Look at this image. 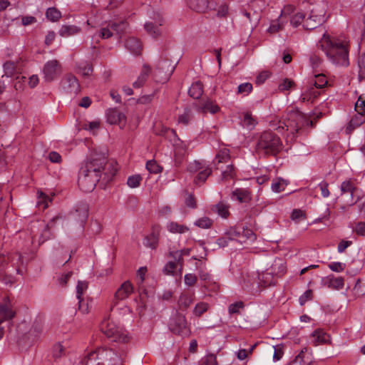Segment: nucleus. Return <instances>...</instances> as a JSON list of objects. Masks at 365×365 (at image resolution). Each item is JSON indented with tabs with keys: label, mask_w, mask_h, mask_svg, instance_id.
Wrapping results in <instances>:
<instances>
[{
	"label": "nucleus",
	"mask_w": 365,
	"mask_h": 365,
	"mask_svg": "<svg viewBox=\"0 0 365 365\" xmlns=\"http://www.w3.org/2000/svg\"><path fill=\"white\" fill-rule=\"evenodd\" d=\"M106 158L103 155L94 154L80 169L78 184L84 192H92L99 181L102 172L108 170Z\"/></svg>",
	"instance_id": "1"
},
{
	"label": "nucleus",
	"mask_w": 365,
	"mask_h": 365,
	"mask_svg": "<svg viewBox=\"0 0 365 365\" xmlns=\"http://www.w3.org/2000/svg\"><path fill=\"white\" fill-rule=\"evenodd\" d=\"M317 46L326 53L331 62L337 66H348L349 51L347 45L340 40H333L326 33L319 41Z\"/></svg>",
	"instance_id": "2"
},
{
	"label": "nucleus",
	"mask_w": 365,
	"mask_h": 365,
	"mask_svg": "<svg viewBox=\"0 0 365 365\" xmlns=\"http://www.w3.org/2000/svg\"><path fill=\"white\" fill-rule=\"evenodd\" d=\"M282 147L280 138L271 132H264L257 143V149L263 150L266 154L276 155Z\"/></svg>",
	"instance_id": "3"
},
{
	"label": "nucleus",
	"mask_w": 365,
	"mask_h": 365,
	"mask_svg": "<svg viewBox=\"0 0 365 365\" xmlns=\"http://www.w3.org/2000/svg\"><path fill=\"white\" fill-rule=\"evenodd\" d=\"M100 329L113 341L125 343L128 341L126 333L111 319L105 318L100 324Z\"/></svg>",
	"instance_id": "4"
},
{
	"label": "nucleus",
	"mask_w": 365,
	"mask_h": 365,
	"mask_svg": "<svg viewBox=\"0 0 365 365\" xmlns=\"http://www.w3.org/2000/svg\"><path fill=\"white\" fill-rule=\"evenodd\" d=\"M313 121L309 120L304 114L299 112H294L289 114L287 123H285L287 130L292 134L307 126H312Z\"/></svg>",
	"instance_id": "5"
},
{
	"label": "nucleus",
	"mask_w": 365,
	"mask_h": 365,
	"mask_svg": "<svg viewBox=\"0 0 365 365\" xmlns=\"http://www.w3.org/2000/svg\"><path fill=\"white\" fill-rule=\"evenodd\" d=\"M225 235L230 240H235L240 244L255 240V235L252 230L240 227H230L225 232Z\"/></svg>",
	"instance_id": "6"
},
{
	"label": "nucleus",
	"mask_w": 365,
	"mask_h": 365,
	"mask_svg": "<svg viewBox=\"0 0 365 365\" xmlns=\"http://www.w3.org/2000/svg\"><path fill=\"white\" fill-rule=\"evenodd\" d=\"M175 64L168 59L161 58L155 66L153 78L157 81H166L174 71Z\"/></svg>",
	"instance_id": "7"
},
{
	"label": "nucleus",
	"mask_w": 365,
	"mask_h": 365,
	"mask_svg": "<svg viewBox=\"0 0 365 365\" xmlns=\"http://www.w3.org/2000/svg\"><path fill=\"white\" fill-rule=\"evenodd\" d=\"M169 329L172 333L184 337L189 336L190 334V329L185 317L179 313H177L170 319Z\"/></svg>",
	"instance_id": "8"
},
{
	"label": "nucleus",
	"mask_w": 365,
	"mask_h": 365,
	"mask_svg": "<svg viewBox=\"0 0 365 365\" xmlns=\"http://www.w3.org/2000/svg\"><path fill=\"white\" fill-rule=\"evenodd\" d=\"M264 4V3L261 0H255L249 4V9L253 11L252 13L245 9H242L241 11L242 14L247 19V21L250 24L252 28L257 26L260 20L259 11H261Z\"/></svg>",
	"instance_id": "9"
},
{
	"label": "nucleus",
	"mask_w": 365,
	"mask_h": 365,
	"mask_svg": "<svg viewBox=\"0 0 365 365\" xmlns=\"http://www.w3.org/2000/svg\"><path fill=\"white\" fill-rule=\"evenodd\" d=\"M42 72L44 81L50 83L56 80L61 75L62 67L58 61L52 59L44 64Z\"/></svg>",
	"instance_id": "10"
},
{
	"label": "nucleus",
	"mask_w": 365,
	"mask_h": 365,
	"mask_svg": "<svg viewBox=\"0 0 365 365\" xmlns=\"http://www.w3.org/2000/svg\"><path fill=\"white\" fill-rule=\"evenodd\" d=\"M69 216L72 221L83 228L88 217V205L85 202L78 203L70 212Z\"/></svg>",
	"instance_id": "11"
},
{
	"label": "nucleus",
	"mask_w": 365,
	"mask_h": 365,
	"mask_svg": "<svg viewBox=\"0 0 365 365\" xmlns=\"http://www.w3.org/2000/svg\"><path fill=\"white\" fill-rule=\"evenodd\" d=\"M15 316V312L12 309L11 304L8 298H4V302L0 304V339L4 334V328L1 324L6 320L11 319Z\"/></svg>",
	"instance_id": "12"
},
{
	"label": "nucleus",
	"mask_w": 365,
	"mask_h": 365,
	"mask_svg": "<svg viewBox=\"0 0 365 365\" xmlns=\"http://www.w3.org/2000/svg\"><path fill=\"white\" fill-rule=\"evenodd\" d=\"M163 19L159 13H154L153 21L145 24L144 28L147 33L153 38H157L161 35L160 26L163 24Z\"/></svg>",
	"instance_id": "13"
},
{
	"label": "nucleus",
	"mask_w": 365,
	"mask_h": 365,
	"mask_svg": "<svg viewBox=\"0 0 365 365\" xmlns=\"http://www.w3.org/2000/svg\"><path fill=\"white\" fill-rule=\"evenodd\" d=\"M61 86L66 93L77 94L80 91V84L76 77L71 74H66L61 81Z\"/></svg>",
	"instance_id": "14"
},
{
	"label": "nucleus",
	"mask_w": 365,
	"mask_h": 365,
	"mask_svg": "<svg viewBox=\"0 0 365 365\" xmlns=\"http://www.w3.org/2000/svg\"><path fill=\"white\" fill-rule=\"evenodd\" d=\"M324 10L321 11L319 14H316V11L312 9L309 16L305 20L303 26L305 29L312 30L318 27L324 22Z\"/></svg>",
	"instance_id": "15"
},
{
	"label": "nucleus",
	"mask_w": 365,
	"mask_h": 365,
	"mask_svg": "<svg viewBox=\"0 0 365 365\" xmlns=\"http://www.w3.org/2000/svg\"><path fill=\"white\" fill-rule=\"evenodd\" d=\"M133 292V287L130 281L124 282L114 294L113 303L117 304L119 301L127 299Z\"/></svg>",
	"instance_id": "16"
},
{
	"label": "nucleus",
	"mask_w": 365,
	"mask_h": 365,
	"mask_svg": "<svg viewBox=\"0 0 365 365\" xmlns=\"http://www.w3.org/2000/svg\"><path fill=\"white\" fill-rule=\"evenodd\" d=\"M160 230V225H153L150 234L144 238L143 245L147 247L155 250L158 245Z\"/></svg>",
	"instance_id": "17"
},
{
	"label": "nucleus",
	"mask_w": 365,
	"mask_h": 365,
	"mask_svg": "<svg viewBox=\"0 0 365 365\" xmlns=\"http://www.w3.org/2000/svg\"><path fill=\"white\" fill-rule=\"evenodd\" d=\"M188 7L198 13H204L208 9H215L214 4L208 0H186Z\"/></svg>",
	"instance_id": "18"
},
{
	"label": "nucleus",
	"mask_w": 365,
	"mask_h": 365,
	"mask_svg": "<svg viewBox=\"0 0 365 365\" xmlns=\"http://www.w3.org/2000/svg\"><path fill=\"white\" fill-rule=\"evenodd\" d=\"M322 286L327 287L328 288L339 290L344 287V278L339 277H335L333 274L323 277L321 280Z\"/></svg>",
	"instance_id": "19"
},
{
	"label": "nucleus",
	"mask_w": 365,
	"mask_h": 365,
	"mask_svg": "<svg viewBox=\"0 0 365 365\" xmlns=\"http://www.w3.org/2000/svg\"><path fill=\"white\" fill-rule=\"evenodd\" d=\"M107 120L110 124L125 125L126 121L125 115L116 108H110L106 111Z\"/></svg>",
	"instance_id": "20"
},
{
	"label": "nucleus",
	"mask_w": 365,
	"mask_h": 365,
	"mask_svg": "<svg viewBox=\"0 0 365 365\" xmlns=\"http://www.w3.org/2000/svg\"><path fill=\"white\" fill-rule=\"evenodd\" d=\"M230 160V150L227 148L220 149L217 154L215 155V158L213 160V165L217 170H222V167H220V165L221 163H228Z\"/></svg>",
	"instance_id": "21"
},
{
	"label": "nucleus",
	"mask_w": 365,
	"mask_h": 365,
	"mask_svg": "<svg viewBox=\"0 0 365 365\" xmlns=\"http://www.w3.org/2000/svg\"><path fill=\"white\" fill-rule=\"evenodd\" d=\"M151 71L152 68L148 64H143L140 75L138 76L137 80L133 82V86L135 88H141L147 81Z\"/></svg>",
	"instance_id": "22"
},
{
	"label": "nucleus",
	"mask_w": 365,
	"mask_h": 365,
	"mask_svg": "<svg viewBox=\"0 0 365 365\" xmlns=\"http://www.w3.org/2000/svg\"><path fill=\"white\" fill-rule=\"evenodd\" d=\"M199 110L204 113L215 114L220 110V107L210 98L203 100L199 106Z\"/></svg>",
	"instance_id": "23"
},
{
	"label": "nucleus",
	"mask_w": 365,
	"mask_h": 365,
	"mask_svg": "<svg viewBox=\"0 0 365 365\" xmlns=\"http://www.w3.org/2000/svg\"><path fill=\"white\" fill-rule=\"evenodd\" d=\"M103 349H98L96 351L90 352L81 361L82 365H102L100 361L99 356L103 354Z\"/></svg>",
	"instance_id": "24"
},
{
	"label": "nucleus",
	"mask_w": 365,
	"mask_h": 365,
	"mask_svg": "<svg viewBox=\"0 0 365 365\" xmlns=\"http://www.w3.org/2000/svg\"><path fill=\"white\" fill-rule=\"evenodd\" d=\"M125 48L135 55H139L142 51V44L140 41L135 38H128L125 43Z\"/></svg>",
	"instance_id": "25"
},
{
	"label": "nucleus",
	"mask_w": 365,
	"mask_h": 365,
	"mask_svg": "<svg viewBox=\"0 0 365 365\" xmlns=\"http://www.w3.org/2000/svg\"><path fill=\"white\" fill-rule=\"evenodd\" d=\"M317 88L309 84V88L302 93L301 99L303 102L313 103L314 100L320 95V92Z\"/></svg>",
	"instance_id": "26"
},
{
	"label": "nucleus",
	"mask_w": 365,
	"mask_h": 365,
	"mask_svg": "<svg viewBox=\"0 0 365 365\" xmlns=\"http://www.w3.org/2000/svg\"><path fill=\"white\" fill-rule=\"evenodd\" d=\"M312 344L317 346L320 344H326L329 341V336L320 329L315 330L312 334Z\"/></svg>",
	"instance_id": "27"
},
{
	"label": "nucleus",
	"mask_w": 365,
	"mask_h": 365,
	"mask_svg": "<svg viewBox=\"0 0 365 365\" xmlns=\"http://www.w3.org/2000/svg\"><path fill=\"white\" fill-rule=\"evenodd\" d=\"M167 230L173 234H184L190 229L185 225L179 224L177 222H170L166 225Z\"/></svg>",
	"instance_id": "28"
},
{
	"label": "nucleus",
	"mask_w": 365,
	"mask_h": 365,
	"mask_svg": "<svg viewBox=\"0 0 365 365\" xmlns=\"http://www.w3.org/2000/svg\"><path fill=\"white\" fill-rule=\"evenodd\" d=\"M257 123L256 119L252 116L250 112L247 111L242 113L241 124L243 127L249 130H252Z\"/></svg>",
	"instance_id": "29"
},
{
	"label": "nucleus",
	"mask_w": 365,
	"mask_h": 365,
	"mask_svg": "<svg viewBox=\"0 0 365 365\" xmlns=\"http://www.w3.org/2000/svg\"><path fill=\"white\" fill-rule=\"evenodd\" d=\"M194 298L192 295L182 293L179 297L178 305L180 310H186L193 302Z\"/></svg>",
	"instance_id": "30"
},
{
	"label": "nucleus",
	"mask_w": 365,
	"mask_h": 365,
	"mask_svg": "<svg viewBox=\"0 0 365 365\" xmlns=\"http://www.w3.org/2000/svg\"><path fill=\"white\" fill-rule=\"evenodd\" d=\"M188 93L194 99L200 98L203 93L202 83L200 81L193 83L188 90Z\"/></svg>",
	"instance_id": "31"
},
{
	"label": "nucleus",
	"mask_w": 365,
	"mask_h": 365,
	"mask_svg": "<svg viewBox=\"0 0 365 365\" xmlns=\"http://www.w3.org/2000/svg\"><path fill=\"white\" fill-rule=\"evenodd\" d=\"M190 252V249H183L181 250H177L175 252H170V255L179 263L180 266V275L182 274V267L183 263V255H189Z\"/></svg>",
	"instance_id": "32"
},
{
	"label": "nucleus",
	"mask_w": 365,
	"mask_h": 365,
	"mask_svg": "<svg viewBox=\"0 0 365 365\" xmlns=\"http://www.w3.org/2000/svg\"><path fill=\"white\" fill-rule=\"evenodd\" d=\"M211 210L213 212L217 213L218 215L223 218H227L230 215L229 205L223 202H220L219 203L212 205Z\"/></svg>",
	"instance_id": "33"
},
{
	"label": "nucleus",
	"mask_w": 365,
	"mask_h": 365,
	"mask_svg": "<svg viewBox=\"0 0 365 365\" xmlns=\"http://www.w3.org/2000/svg\"><path fill=\"white\" fill-rule=\"evenodd\" d=\"M364 122L365 117L364 116V114L358 113L351 119L346 130V131L351 132Z\"/></svg>",
	"instance_id": "34"
},
{
	"label": "nucleus",
	"mask_w": 365,
	"mask_h": 365,
	"mask_svg": "<svg viewBox=\"0 0 365 365\" xmlns=\"http://www.w3.org/2000/svg\"><path fill=\"white\" fill-rule=\"evenodd\" d=\"M80 31V29L73 25H63L58 34L62 37H68L72 35H75Z\"/></svg>",
	"instance_id": "35"
},
{
	"label": "nucleus",
	"mask_w": 365,
	"mask_h": 365,
	"mask_svg": "<svg viewBox=\"0 0 365 365\" xmlns=\"http://www.w3.org/2000/svg\"><path fill=\"white\" fill-rule=\"evenodd\" d=\"M236 176L235 168L232 164H228L225 170H222L220 180L227 181L234 179Z\"/></svg>",
	"instance_id": "36"
},
{
	"label": "nucleus",
	"mask_w": 365,
	"mask_h": 365,
	"mask_svg": "<svg viewBox=\"0 0 365 365\" xmlns=\"http://www.w3.org/2000/svg\"><path fill=\"white\" fill-rule=\"evenodd\" d=\"M178 265H179V263L175 260V262H168L164 267L163 272L165 274L167 275H172V276H179L181 277V274L180 275V271L178 272Z\"/></svg>",
	"instance_id": "37"
},
{
	"label": "nucleus",
	"mask_w": 365,
	"mask_h": 365,
	"mask_svg": "<svg viewBox=\"0 0 365 365\" xmlns=\"http://www.w3.org/2000/svg\"><path fill=\"white\" fill-rule=\"evenodd\" d=\"M88 289V282L86 281H78L76 286V297L78 299L79 303V309H82V312H84L86 310H83L81 307L82 302V295L84 292Z\"/></svg>",
	"instance_id": "38"
},
{
	"label": "nucleus",
	"mask_w": 365,
	"mask_h": 365,
	"mask_svg": "<svg viewBox=\"0 0 365 365\" xmlns=\"http://www.w3.org/2000/svg\"><path fill=\"white\" fill-rule=\"evenodd\" d=\"M328 81L323 74H317L314 76V78L312 79L309 84L316 88H322L326 86Z\"/></svg>",
	"instance_id": "39"
},
{
	"label": "nucleus",
	"mask_w": 365,
	"mask_h": 365,
	"mask_svg": "<svg viewBox=\"0 0 365 365\" xmlns=\"http://www.w3.org/2000/svg\"><path fill=\"white\" fill-rule=\"evenodd\" d=\"M193 118V114L190 108H185L183 113L179 115L178 121V123L182 125H187Z\"/></svg>",
	"instance_id": "40"
},
{
	"label": "nucleus",
	"mask_w": 365,
	"mask_h": 365,
	"mask_svg": "<svg viewBox=\"0 0 365 365\" xmlns=\"http://www.w3.org/2000/svg\"><path fill=\"white\" fill-rule=\"evenodd\" d=\"M356 189V187L354 182L351 180L342 182L340 186V190L341 192V194L350 193L351 197H353V195Z\"/></svg>",
	"instance_id": "41"
},
{
	"label": "nucleus",
	"mask_w": 365,
	"mask_h": 365,
	"mask_svg": "<svg viewBox=\"0 0 365 365\" xmlns=\"http://www.w3.org/2000/svg\"><path fill=\"white\" fill-rule=\"evenodd\" d=\"M212 169L209 166L204 167L202 170L199 172L197 175L195 179V182L196 184H200L205 182L206 179L211 175Z\"/></svg>",
	"instance_id": "42"
},
{
	"label": "nucleus",
	"mask_w": 365,
	"mask_h": 365,
	"mask_svg": "<svg viewBox=\"0 0 365 365\" xmlns=\"http://www.w3.org/2000/svg\"><path fill=\"white\" fill-rule=\"evenodd\" d=\"M110 29L116 33V34L120 35L125 31L128 27V24L125 21H120L119 22H112L108 24Z\"/></svg>",
	"instance_id": "43"
},
{
	"label": "nucleus",
	"mask_w": 365,
	"mask_h": 365,
	"mask_svg": "<svg viewBox=\"0 0 365 365\" xmlns=\"http://www.w3.org/2000/svg\"><path fill=\"white\" fill-rule=\"evenodd\" d=\"M284 22L283 19L280 17L279 19L274 20L271 22L269 27L267 31L270 34H275L279 31H281L284 29Z\"/></svg>",
	"instance_id": "44"
},
{
	"label": "nucleus",
	"mask_w": 365,
	"mask_h": 365,
	"mask_svg": "<svg viewBox=\"0 0 365 365\" xmlns=\"http://www.w3.org/2000/svg\"><path fill=\"white\" fill-rule=\"evenodd\" d=\"M232 195L240 202H245L250 200V192L245 189H236Z\"/></svg>",
	"instance_id": "45"
},
{
	"label": "nucleus",
	"mask_w": 365,
	"mask_h": 365,
	"mask_svg": "<svg viewBox=\"0 0 365 365\" xmlns=\"http://www.w3.org/2000/svg\"><path fill=\"white\" fill-rule=\"evenodd\" d=\"M46 16L51 21L55 22L61 19V13L56 8L50 7L46 10Z\"/></svg>",
	"instance_id": "46"
},
{
	"label": "nucleus",
	"mask_w": 365,
	"mask_h": 365,
	"mask_svg": "<svg viewBox=\"0 0 365 365\" xmlns=\"http://www.w3.org/2000/svg\"><path fill=\"white\" fill-rule=\"evenodd\" d=\"M209 309V304L206 302H201L195 304L192 313L197 317H201L204 313H205Z\"/></svg>",
	"instance_id": "47"
},
{
	"label": "nucleus",
	"mask_w": 365,
	"mask_h": 365,
	"mask_svg": "<svg viewBox=\"0 0 365 365\" xmlns=\"http://www.w3.org/2000/svg\"><path fill=\"white\" fill-rule=\"evenodd\" d=\"M359 80L361 81L365 79V53L359 55L358 58Z\"/></svg>",
	"instance_id": "48"
},
{
	"label": "nucleus",
	"mask_w": 365,
	"mask_h": 365,
	"mask_svg": "<svg viewBox=\"0 0 365 365\" xmlns=\"http://www.w3.org/2000/svg\"><path fill=\"white\" fill-rule=\"evenodd\" d=\"M305 351H307V349L304 348L302 349L297 356L294 358V359L292 362V365H309L310 361H306L305 358Z\"/></svg>",
	"instance_id": "49"
},
{
	"label": "nucleus",
	"mask_w": 365,
	"mask_h": 365,
	"mask_svg": "<svg viewBox=\"0 0 365 365\" xmlns=\"http://www.w3.org/2000/svg\"><path fill=\"white\" fill-rule=\"evenodd\" d=\"M304 19V14L302 12H296L290 17V24L293 27L299 26Z\"/></svg>",
	"instance_id": "50"
},
{
	"label": "nucleus",
	"mask_w": 365,
	"mask_h": 365,
	"mask_svg": "<svg viewBox=\"0 0 365 365\" xmlns=\"http://www.w3.org/2000/svg\"><path fill=\"white\" fill-rule=\"evenodd\" d=\"M194 225L200 228L207 229L212 226V220L207 217H203L197 220Z\"/></svg>",
	"instance_id": "51"
},
{
	"label": "nucleus",
	"mask_w": 365,
	"mask_h": 365,
	"mask_svg": "<svg viewBox=\"0 0 365 365\" xmlns=\"http://www.w3.org/2000/svg\"><path fill=\"white\" fill-rule=\"evenodd\" d=\"M146 168L150 173L158 174L162 171V168L154 160L146 163Z\"/></svg>",
	"instance_id": "52"
},
{
	"label": "nucleus",
	"mask_w": 365,
	"mask_h": 365,
	"mask_svg": "<svg viewBox=\"0 0 365 365\" xmlns=\"http://www.w3.org/2000/svg\"><path fill=\"white\" fill-rule=\"evenodd\" d=\"M142 177L140 175H133L128 177L127 184L130 187L135 188L140 185Z\"/></svg>",
	"instance_id": "53"
},
{
	"label": "nucleus",
	"mask_w": 365,
	"mask_h": 365,
	"mask_svg": "<svg viewBox=\"0 0 365 365\" xmlns=\"http://www.w3.org/2000/svg\"><path fill=\"white\" fill-rule=\"evenodd\" d=\"M252 91V85L250 83H244L238 86L237 93L247 96Z\"/></svg>",
	"instance_id": "54"
},
{
	"label": "nucleus",
	"mask_w": 365,
	"mask_h": 365,
	"mask_svg": "<svg viewBox=\"0 0 365 365\" xmlns=\"http://www.w3.org/2000/svg\"><path fill=\"white\" fill-rule=\"evenodd\" d=\"M79 73L83 76H90L93 73V67L88 63H84L78 66Z\"/></svg>",
	"instance_id": "55"
},
{
	"label": "nucleus",
	"mask_w": 365,
	"mask_h": 365,
	"mask_svg": "<svg viewBox=\"0 0 365 365\" xmlns=\"http://www.w3.org/2000/svg\"><path fill=\"white\" fill-rule=\"evenodd\" d=\"M244 303L241 301L235 302L233 304H230L228 307V312L230 314H240V310L244 308Z\"/></svg>",
	"instance_id": "56"
},
{
	"label": "nucleus",
	"mask_w": 365,
	"mask_h": 365,
	"mask_svg": "<svg viewBox=\"0 0 365 365\" xmlns=\"http://www.w3.org/2000/svg\"><path fill=\"white\" fill-rule=\"evenodd\" d=\"M287 184L284 182L283 180H276L272 183V190L275 192H280L283 191L286 187Z\"/></svg>",
	"instance_id": "57"
},
{
	"label": "nucleus",
	"mask_w": 365,
	"mask_h": 365,
	"mask_svg": "<svg viewBox=\"0 0 365 365\" xmlns=\"http://www.w3.org/2000/svg\"><path fill=\"white\" fill-rule=\"evenodd\" d=\"M201 365H217L216 356L213 354L206 355L201 359Z\"/></svg>",
	"instance_id": "58"
},
{
	"label": "nucleus",
	"mask_w": 365,
	"mask_h": 365,
	"mask_svg": "<svg viewBox=\"0 0 365 365\" xmlns=\"http://www.w3.org/2000/svg\"><path fill=\"white\" fill-rule=\"evenodd\" d=\"M48 197L42 192H38V202L37 205L42 207L43 210L48 207Z\"/></svg>",
	"instance_id": "59"
},
{
	"label": "nucleus",
	"mask_w": 365,
	"mask_h": 365,
	"mask_svg": "<svg viewBox=\"0 0 365 365\" xmlns=\"http://www.w3.org/2000/svg\"><path fill=\"white\" fill-rule=\"evenodd\" d=\"M328 267L333 272H341L344 270L346 265L339 262H333L329 263Z\"/></svg>",
	"instance_id": "60"
},
{
	"label": "nucleus",
	"mask_w": 365,
	"mask_h": 365,
	"mask_svg": "<svg viewBox=\"0 0 365 365\" xmlns=\"http://www.w3.org/2000/svg\"><path fill=\"white\" fill-rule=\"evenodd\" d=\"M313 299V292L311 289H307L302 295L300 296L299 302L301 306H303L307 302Z\"/></svg>",
	"instance_id": "61"
},
{
	"label": "nucleus",
	"mask_w": 365,
	"mask_h": 365,
	"mask_svg": "<svg viewBox=\"0 0 365 365\" xmlns=\"http://www.w3.org/2000/svg\"><path fill=\"white\" fill-rule=\"evenodd\" d=\"M295 8L292 5H287L284 7V9L281 11L280 18L283 19L284 17L289 16L291 17L295 12Z\"/></svg>",
	"instance_id": "62"
},
{
	"label": "nucleus",
	"mask_w": 365,
	"mask_h": 365,
	"mask_svg": "<svg viewBox=\"0 0 365 365\" xmlns=\"http://www.w3.org/2000/svg\"><path fill=\"white\" fill-rule=\"evenodd\" d=\"M65 354V349L61 344H56L53 349V356L54 358H60Z\"/></svg>",
	"instance_id": "63"
},
{
	"label": "nucleus",
	"mask_w": 365,
	"mask_h": 365,
	"mask_svg": "<svg viewBox=\"0 0 365 365\" xmlns=\"http://www.w3.org/2000/svg\"><path fill=\"white\" fill-rule=\"evenodd\" d=\"M355 110L358 113H365V99H363L361 96L355 104Z\"/></svg>",
	"instance_id": "64"
}]
</instances>
